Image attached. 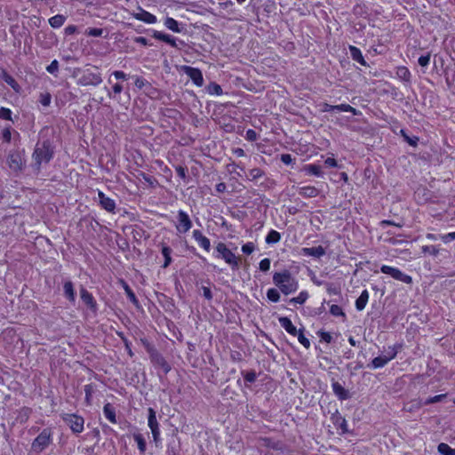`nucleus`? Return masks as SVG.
Returning <instances> with one entry per match:
<instances>
[{
  "mask_svg": "<svg viewBox=\"0 0 455 455\" xmlns=\"http://www.w3.org/2000/svg\"><path fill=\"white\" fill-rule=\"evenodd\" d=\"M54 156V147L51 140L38 141L32 153L31 167L36 172L41 171L42 164H49Z\"/></svg>",
  "mask_w": 455,
  "mask_h": 455,
  "instance_id": "nucleus-1",
  "label": "nucleus"
},
{
  "mask_svg": "<svg viewBox=\"0 0 455 455\" xmlns=\"http://www.w3.org/2000/svg\"><path fill=\"white\" fill-rule=\"evenodd\" d=\"M273 283L284 295L295 292L299 287L297 280L287 269H284L282 272H275L273 275Z\"/></svg>",
  "mask_w": 455,
  "mask_h": 455,
  "instance_id": "nucleus-2",
  "label": "nucleus"
},
{
  "mask_svg": "<svg viewBox=\"0 0 455 455\" xmlns=\"http://www.w3.org/2000/svg\"><path fill=\"white\" fill-rule=\"evenodd\" d=\"M215 257L225 260L232 270H238L240 267V258L236 257L226 245V243L220 242L215 247Z\"/></svg>",
  "mask_w": 455,
  "mask_h": 455,
  "instance_id": "nucleus-3",
  "label": "nucleus"
},
{
  "mask_svg": "<svg viewBox=\"0 0 455 455\" xmlns=\"http://www.w3.org/2000/svg\"><path fill=\"white\" fill-rule=\"evenodd\" d=\"M142 343L149 355L151 363L155 367H159L163 370L164 374L171 371V365L167 363L164 357L158 352V350L148 340L142 339Z\"/></svg>",
  "mask_w": 455,
  "mask_h": 455,
  "instance_id": "nucleus-4",
  "label": "nucleus"
},
{
  "mask_svg": "<svg viewBox=\"0 0 455 455\" xmlns=\"http://www.w3.org/2000/svg\"><path fill=\"white\" fill-rule=\"evenodd\" d=\"M52 441V431L51 428H44L43 431L34 439L31 443V450L40 453L45 450Z\"/></svg>",
  "mask_w": 455,
  "mask_h": 455,
  "instance_id": "nucleus-5",
  "label": "nucleus"
},
{
  "mask_svg": "<svg viewBox=\"0 0 455 455\" xmlns=\"http://www.w3.org/2000/svg\"><path fill=\"white\" fill-rule=\"evenodd\" d=\"M62 420L70 427L71 431L77 435L84 431V419L77 414L63 413Z\"/></svg>",
  "mask_w": 455,
  "mask_h": 455,
  "instance_id": "nucleus-6",
  "label": "nucleus"
},
{
  "mask_svg": "<svg viewBox=\"0 0 455 455\" xmlns=\"http://www.w3.org/2000/svg\"><path fill=\"white\" fill-rule=\"evenodd\" d=\"M9 167L14 172H20L23 169L25 164L24 150L11 151L7 157Z\"/></svg>",
  "mask_w": 455,
  "mask_h": 455,
  "instance_id": "nucleus-7",
  "label": "nucleus"
},
{
  "mask_svg": "<svg viewBox=\"0 0 455 455\" xmlns=\"http://www.w3.org/2000/svg\"><path fill=\"white\" fill-rule=\"evenodd\" d=\"M380 270H381L382 273L389 275L394 279L398 280V281H402L404 283L409 284V283H412L411 276L403 273L398 268H395V267H389V266H387V265H383L381 267Z\"/></svg>",
  "mask_w": 455,
  "mask_h": 455,
  "instance_id": "nucleus-8",
  "label": "nucleus"
},
{
  "mask_svg": "<svg viewBox=\"0 0 455 455\" xmlns=\"http://www.w3.org/2000/svg\"><path fill=\"white\" fill-rule=\"evenodd\" d=\"M148 427L151 429L153 440L156 443V444L157 445L161 439H160L159 424L156 419V411L153 408H148Z\"/></svg>",
  "mask_w": 455,
  "mask_h": 455,
  "instance_id": "nucleus-9",
  "label": "nucleus"
},
{
  "mask_svg": "<svg viewBox=\"0 0 455 455\" xmlns=\"http://www.w3.org/2000/svg\"><path fill=\"white\" fill-rule=\"evenodd\" d=\"M178 224L176 225L177 231L180 233H187L192 228V221L187 212L182 210L178 212Z\"/></svg>",
  "mask_w": 455,
  "mask_h": 455,
  "instance_id": "nucleus-10",
  "label": "nucleus"
},
{
  "mask_svg": "<svg viewBox=\"0 0 455 455\" xmlns=\"http://www.w3.org/2000/svg\"><path fill=\"white\" fill-rule=\"evenodd\" d=\"M102 83V78L100 73H84L77 81V84L82 86L93 85L97 86Z\"/></svg>",
  "mask_w": 455,
  "mask_h": 455,
  "instance_id": "nucleus-11",
  "label": "nucleus"
},
{
  "mask_svg": "<svg viewBox=\"0 0 455 455\" xmlns=\"http://www.w3.org/2000/svg\"><path fill=\"white\" fill-rule=\"evenodd\" d=\"M343 111V112H350L354 116H357L360 112L348 104H340V105H330L328 103L322 104V111L323 112H331V111Z\"/></svg>",
  "mask_w": 455,
  "mask_h": 455,
  "instance_id": "nucleus-12",
  "label": "nucleus"
},
{
  "mask_svg": "<svg viewBox=\"0 0 455 455\" xmlns=\"http://www.w3.org/2000/svg\"><path fill=\"white\" fill-rule=\"evenodd\" d=\"M183 70L196 85L202 86L204 84L203 73L199 68L184 66Z\"/></svg>",
  "mask_w": 455,
  "mask_h": 455,
  "instance_id": "nucleus-13",
  "label": "nucleus"
},
{
  "mask_svg": "<svg viewBox=\"0 0 455 455\" xmlns=\"http://www.w3.org/2000/svg\"><path fill=\"white\" fill-rule=\"evenodd\" d=\"M80 297L83 302L88 307V308L94 314L98 311L97 302L91 292H89L84 287L80 288Z\"/></svg>",
  "mask_w": 455,
  "mask_h": 455,
  "instance_id": "nucleus-14",
  "label": "nucleus"
},
{
  "mask_svg": "<svg viewBox=\"0 0 455 455\" xmlns=\"http://www.w3.org/2000/svg\"><path fill=\"white\" fill-rule=\"evenodd\" d=\"M325 249L321 245L316 247H304L301 249L302 255L310 256L317 259L323 257V255H325Z\"/></svg>",
  "mask_w": 455,
  "mask_h": 455,
  "instance_id": "nucleus-15",
  "label": "nucleus"
},
{
  "mask_svg": "<svg viewBox=\"0 0 455 455\" xmlns=\"http://www.w3.org/2000/svg\"><path fill=\"white\" fill-rule=\"evenodd\" d=\"M100 206L109 212H113L116 209V203L113 199L105 196L101 191L98 193Z\"/></svg>",
  "mask_w": 455,
  "mask_h": 455,
  "instance_id": "nucleus-16",
  "label": "nucleus"
},
{
  "mask_svg": "<svg viewBox=\"0 0 455 455\" xmlns=\"http://www.w3.org/2000/svg\"><path fill=\"white\" fill-rule=\"evenodd\" d=\"M152 36L157 40H160L162 42H164V43L170 44L171 46H172L174 48L180 49L178 44L176 43L175 38L173 36H172L171 35L154 30Z\"/></svg>",
  "mask_w": 455,
  "mask_h": 455,
  "instance_id": "nucleus-17",
  "label": "nucleus"
},
{
  "mask_svg": "<svg viewBox=\"0 0 455 455\" xmlns=\"http://www.w3.org/2000/svg\"><path fill=\"white\" fill-rule=\"evenodd\" d=\"M194 239L199 243L201 247H203L205 251H209L211 248V242L209 238L204 236L200 230L193 231Z\"/></svg>",
  "mask_w": 455,
  "mask_h": 455,
  "instance_id": "nucleus-18",
  "label": "nucleus"
},
{
  "mask_svg": "<svg viewBox=\"0 0 455 455\" xmlns=\"http://www.w3.org/2000/svg\"><path fill=\"white\" fill-rule=\"evenodd\" d=\"M1 78L10 85L14 92H20L21 90L20 85L17 83V81L5 70H1Z\"/></svg>",
  "mask_w": 455,
  "mask_h": 455,
  "instance_id": "nucleus-19",
  "label": "nucleus"
},
{
  "mask_svg": "<svg viewBox=\"0 0 455 455\" xmlns=\"http://www.w3.org/2000/svg\"><path fill=\"white\" fill-rule=\"evenodd\" d=\"M280 325L291 335L296 336L298 333L297 328L292 324L290 318L286 316L279 317L278 319Z\"/></svg>",
  "mask_w": 455,
  "mask_h": 455,
  "instance_id": "nucleus-20",
  "label": "nucleus"
},
{
  "mask_svg": "<svg viewBox=\"0 0 455 455\" xmlns=\"http://www.w3.org/2000/svg\"><path fill=\"white\" fill-rule=\"evenodd\" d=\"M333 393L339 397V400H347L349 398V392L341 386L338 381H333L331 384Z\"/></svg>",
  "mask_w": 455,
  "mask_h": 455,
  "instance_id": "nucleus-21",
  "label": "nucleus"
},
{
  "mask_svg": "<svg viewBox=\"0 0 455 455\" xmlns=\"http://www.w3.org/2000/svg\"><path fill=\"white\" fill-rule=\"evenodd\" d=\"M133 16L136 20L144 21L145 23H148V24H154L156 22V17L155 15H153L152 13H150L147 11H144V10H142L139 13L133 14Z\"/></svg>",
  "mask_w": 455,
  "mask_h": 455,
  "instance_id": "nucleus-22",
  "label": "nucleus"
},
{
  "mask_svg": "<svg viewBox=\"0 0 455 455\" xmlns=\"http://www.w3.org/2000/svg\"><path fill=\"white\" fill-rule=\"evenodd\" d=\"M63 291L65 297L72 303L76 301V291L74 284L71 281H66L63 285Z\"/></svg>",
  "mask_w": 455,
  "mask_h": 455,
  "instance_id": "nucleus-23",
  "label": "nucleus"
},
{
  "mask_svg": "<svg viewBox=\"0 0 455 455\" xmlns=\"http://www.w3.org/2000/svg\"><path fill=\"white\" fill-rule=\"evenodd\" d=\"M349 52H350V55H351V58L359 62L361 65H363V66H367V63L366 61L364 60V58L362 54V52L359 48L355 47V46H353V45H350L349 46Z\"/></svg>",
  "mask_w": 455,
  "mask_h": 455,
  "instance_id": "nucleus-24",
  "label": "nucleus"
},
{
  "mask_svg": "<svg viewBox=\"0 0 455 455\" xmlns=\"http://www.w3.org/2000/svg\"><path fill=\"white\" fill-rule=\"evenodd\" d=\"M299 194L303 197L312 198L319 194V190L312 186L302 187L299 190Z\"/></svg>",
  "mask_w": 455,
  "mask_h": 455,
  "instance_id": "nucleus-25",
  "label": "nucleus"
},
{
  "mask_svg": "<svg viewBox=\"0 0 455 455\" xmlns=\"http://www.w3.org/2000/svg\"><path fill=\"white\" fill-rule=\"evenodd\" d=\"M369 299V292L367 290H363L361 295L355 300V307L358 311L364 309Z\"/></svg>",
  "mask_w": 455,
  "mask_h": 455,
  "instance_id": "nucleus-26",
  "label": "nucleus"
},
{
  "mask_svg": "<svg viewBox=\"0 0 455 455\" xmlns=\"http://www.w3.org/2000/svg\"><path fill=\"white\" fill-rule=\"evenodd\" d=\"M389 362V358H387L386 355L377 356L371 360V362L367 365L371 369H378L384 367Z\"/></svg>",
  "mask_w": 455,
  "mask_h": 455,
  "instance_id": "nucleus-27",
  "label": "nucleus"
},
{
  "mask_svg": "<svg viewBox=\"0 0 455 455\" xmlns=\"http://www.w3.org/2000/svg\"><path fill=\"white\" fill-rule=\"evenodd\" d=\"M164 26L175 33H180L182 31V28L180 26L179 22L171 17H166L164 20Z\"/></svg>",
  "mask_w": 455,
  "mask_h": 455,
  "instance_id": "nucleus-28",
  "label": "nucleus"
},
{
  "mask_svg": "<svg viewBox=\"0 0 455 455\" xmlns=\"http://www.w3.org/2000/svg\"><path fill=\"white\" fill-rule=\"evenodd\" d=\"M105 417L112 423H116V410L109 403H106L103 407Z\"/></svg>",
  "mask_w": 455,
  "mask_h": 455,
  "instance_id": "nucleus-29",
  "label": "nucleus"
},
{
  "mask_svg": "<svg viewBox=\"0 0 455 455\" xmlns=\"http://www.w3.org/2000/svg\"><path fill=\"white\" fill-rule=\"evenodd\" d=\"M124 290L128 297V299L131 300V302L137 307H140V302L133 292V291L131 289V287L128 285V283L124 281H122Z\"/></svg>",
  "mask_w": 455,
  "mask_h": 455,
  "instance_id": "nucleus-30",
  "label": "nucleus"
},
{
  "mask_svg": "<svg viewBox=\"0 0 455 455\" xmlns=\"http://www.w3.org/2000/svg\"><path fill=\"white\" fill-rule=\"evenodd\" d=\"M396 76L405 83H411V72L406 67H398L396 69Z\"/></svg>",
  "mask_w": 455,
  "mask_h": 455,
  "instance_id": "nucleus-31",
  "label": "nucleus"
},
{
  "mask_svg": "<svg viewBox=\"0 0 455 455\" xmlns=\"http://www.w3.org/2000/svg\"><path fill=\"white\" fill-rule=\"evenodd\" d=\"M304 171L310 175H314L316 177L323 176V171L320 165L317 164H307L304 166Z\"/></svg>",
  "mask_w": 455,
  "mask_h": 455,
  "instance_id": "nucleus-32",
  "label": "nucleus"
},
{
  "mask_svg": "<svg viewBox=\"0 0 455 455\" xmlns=\"http://www.w3.org/2000/svg\"><path fill=\"white\" fill-rule=\"evenodd\" d=\"M66 20V17L62 14H57L49 19V24L53 28H60Z\"/></svg>",
  "mask_w": 455,
  "mask_h": 455,
  "instance_id": "nucleus-33",
  "label": "nucleus"
},
{
  "mask_svg": "<svg viewBox=\"0 0 455 455\" xmlns=\"http://www.w3.org/2000/svg\"><path fill=\"white\" fill-rule=\"evenodd\" d=\"M172 251V250L169 246L164 245L162 247V254L164 257V262L163 265L164 268L168 267L170 266V264L172 263V257H171Z\"/></svg>",
  "mask_w": 455,
  "mask_h": 455,
  "instance_id": "nucleus-34",
  "label": "nucleus"
},
{
  "mask_svg": "<svg viewBox=\"0 0 455 455\" xmlns=\"http://www.w3.org/2000/svg\"><path fill=\"white\" fill-rule=\"evenodd\" d=\"M133 438L138 444L140 454H144L147 449L146 441L141 434H134Z\"/></svg>",
  "mask_w": 455,
  "mask_h": 455,
  "instance_id": "nucleus-35",
  "label": "nucleus"
},
{
  "mask_svg": "<svg viewBox=\"0 0 455 455\" xmlns=\"http://www.w3.org/2000/svg\"><path fill=\"white\" fill-rule=\"evenodd\" d=\"M281 240V235L275 230H271L266 236V243L268 244L276 243Z\"/></svg>",
  "mask_w": 455,
  "mask_h": 455,
  "instance_id": "nucleus-36",
  "label": "nucleus"
},
{
  "mask_svg": "<svg viewBox=\"0 0 455 455\" xmlns=\"http://www.w3.org/2000/svg\"><path fill=\"white\" fill-rule=\"evenodd\" d=\"M103 33H104L103 28H88L84 32V34L88 36H95V37L103 36V37L107 38L108 34L103 36Z\"/></svg>",
  "mask_w": 455,
  "mask_h": 455,
  "instance_id": "nucleus-37",
  "label": "nucleus"
},
{
  "mask_svg": "<svg viewBox=\"0 0 455 455\" xmlns=\"http://www.w3.org/2000/svg\"><path fill=\"white\" fill-rule=\"evenodd\" d=\"M402 347H403V345L400 343H397V344L394 345L393 347H389L387 354L386 355V357L389 358V361H391L392 359H394L396 356V355L402 349Z\"/></svg>",
  "mask_w": 455,
  "mask_h": 455,
  "instance_id": "nucleus-38",
  "label": "nucleus"
},
{
  "mask_svg": "<svg viewBox=\"0 0 455 455\" xmlns=\"http://www.w3.org/2000/svg\"><path fill=\"white\" fill-rule=\"evenodd\" d=\"M400 133L401 135L403 136V140L410 145V146H412V147H417L418 145V141H419V138L417 136H412V137H410L406 132L402 129L400 131Z\"/></svg>",
  "mask_w": 455,
  "mask_h": 455,
  "instance_id": "nucleus-39",
  "label": "nucleus"
},
{
  "mask_svg": "<svg viewBox=\"0 0 455 455\" xmlns=\"http://www.w3.org/2000/svg\"><path fill=\"white\" fill-rule=\"evenodd\" d=\"M308 298V293L306 291L299 292L297 297L291 298L289 302L293 304H303Z\"/></svg>",
  "mask_w": 455,
  "mask_h": 455,
  "instance_id": "nucleus-40",
  "label": "nucleus"
},
{
  "mask_svg": "<svg viewBox=\"0 0 455 455\" xmlns=\"http://www.w3.org/2000/svg\"><path fill=\"white\" fill-rule=\"evenodd\" d=\"M438 451L442 455H455V449L451 448L447 443H442L438 445Z\"/></svg>",
  "mask_w": 455,
  "mask_h": 455,
  "instance_id": "nucleus-41",
  "label": "nucleus"
},
{
  "mask_svg": "<svg viewBox=\"0 0 455 455\" xmlns=\"http://www.w3.org/2000/svg\"><path fill=\"white\" fill-rule=\"evenodd\" d=\"M207 91L210 94L213 95H221L223 93L221 86L214 82L208 85Z\"/></svg>",
  "mask_w": 455,
  "mask_h": 455,
  "instance_id": "nucleus-42",
  "label": "nucleus"
},
{
  "mask_svg": "<svg viewBox=\"0 0 455 455\" xmlns=\"http://www.w3.org/2000/svg\"><path fill=\"white\" fill-rule=\"evenodd\" d=\"M30 413H31V409L30 408H28V407H23L20 412H19V416H18V419L20 421V423H24L26 422L29 416H30Z\"/></svg>",
  "mask_w": 455,
  "mask_h": 455,
  "instance_id": "nucleus-43",
  "label": "nucleus"
},
{
  "mask_svg": "<svg viewBox=\"0 0 455 455\" xmlns=\"http://www.w3.org/2000/svg\"><path fill=\"white\" fill-rule=\"evenodd\" d=\"M267 297L272 302H278L280 299V293L276 289L271 288L267 290Z\"/></svg>",
  "mask_w": 455,
  "mask_h": 455,
  "instance_id": "nucleus-44",
  "label": "nucleus"
},
{
  "mask_svg": "<svg viewBox=\"0 0 455 455\" xmlns=\"http://www.w3.org/2000/svg\"><path fill=\"white\" fill-rule=\"evenodd\" d=\"M296 336H298V339H299V343L302 344L306 348H309L310 347V341L304 335V328L299 329L298 331V333H297Z\"/></svg>",
  "mask_w": 455,
  "mask_h": 455,
  "instance_id": "nucleus-45",
  "label": "nucleus"
},
{
  "mask_svg": "<svg viewBox=\"0 0 455 455\" xmlns=\"http://www.w3.org/2000/svg\"><path fill=\"white\" fill-rule=\"evenodd\" d=\"M242 375L243 376L244 380L248 383H253L256 381L257 374L255 371H242Z\"/></svg>",
  "mask_w": 455,
  "mask_h": 455,
  "instance_id": "nucleus-46",
  "label": "nucleus"
},
{
  "mask_svg": "<svg viewBox=\"0 0 455 455\" xmlns=\"http://www.w3.org/2000/svg\"><path fill=\"white\" fill-rule=\"evenodd\" d=\"M335 425L339 426V427L342 431V434H346V433L349 432V430L347 429V420L344 418H342L341 416H339L336 419Z\"/></svg>",
  "mask_w": 455,
  "mask_h": 455,
  "instance_id": "nucleus-47",
  "label": "nucleus"
},
{
  "mask_svg": "<svg viewBox=\"0 0 455 455\" xmlns=\"http://www.w3.org/2000/svg\"><path fill=\"white\" fill-rule=\"evenodd\" d=\"M330 313L334 316H343L346 317V314L343 309L338 305H331L330 307Z\"/></svg>",
  "mask_w": 455,
  "mask_h": 455,
  "instance_id": "nucleus-48",
  "label": "nucleus"
},
{
  "mask_svg": "<svg viewBox=\"0 0 455 455\" xmlns=\"http://www.w3.org/2000/svg\"><path fill=\"white\" fill-rule=\"evenodd\" d=\"M52 96L49 92L41 93L39 96V102L44 107H48L51 104Z\"/></svg>",
  "mask_w": 455,
  "mask_h": 455,
  "instance_id": "nucleus-49",
  "label": "nucleus"
},
{
  "mask_svg": "<svg viewBox=\"0 0 455 455\" xmlns=\"http://www.w3.org/2000/svg\"><path fill=\"white\" fill-rule=\"evenodd\" d=\"M422 252L429 253L433 256H436L439 253V249L435 245H424L421 248Z\"/></svg>",
  "mask_w": 455,
  "mask_h": 455,
  "instance_id": "nucleus-50",
  "label": "nucleus"
},
{
  "mask_svg": "<svg viewBox=\"0 0 455 455\" xmlns=\"http://www.w3.org/2000/svg\"><path fill=\"white\" fill-rule=\"evenodd\" d=\"M0 118L4 120L12 121V111L7 108H0Z\"/></svg>",
  "mask_w": 455,
  "mask_h": 455,
  "instance_id": "nucleus-51",
  "label": "nucleus"
},
{
  "mask_svg": "<svg viewBox=\"0 0 455 455\" xmlns=\"http://www.w3.org/2000/svg\"><path fill=\"white\" fill-rule=\"evenodd\" d=\"M142 179L147 182L150 187L155 188L157 184V180L153 176L148 175L144 172L140 173Z\"/></svg>",
  "mask_w": 455,
  "mask_h": 455,
  "instance_id": "nucleus-52",
  "label": "nucleus"
},
{
  "mask_svg": "<svg viewBox=\"0 0 455 455\" xmlns=\"http://www.w3.org/2000/svg\"><path fill=\"white\" fill-rule=\"evenodd\" d=\"M2 139L4 142H10L12 140V127H5L2 132Z\"/></svg>",
  "mask_w": 455,
  "mask_h": 455,
  "instance_id": "nucleus-53",
  "label": "nucleus"
},
{
  "mask_svg": "<svg viewBox=\"0 0 455 455\" xmlns=\"http://www.w3.org/2000/svg\"><path fill=\"white\" fill-rule=\"evenodd\" d=\"M430 58H431V53L430 52H427L426 55H422L419 58L418 60V63L421 66V67H427L429 65V62H430Z\"/></svg>",
  "mask_w": 455,
  "mask_h": 455,
  "instance_id": "nucleus-54",
  "label": "nucleus"
},
{
  "mask_svg": "<svg viewBox=\"0 0 455 455\" xmlns=\"http://www.w3.org/2000/svg\"><path fill=\"white\" fill-rule=\"evenodd\" d=\"M47 72L50 74L55 75L59 71V62L57 60H54L51 62L49 66L46 68Z\"/></svg>",
  "mask_w": 455,
  "mask_h": 455,
  "instance_id": "nucleus-55",
  "label": "nucleus"
},
{
  "mask_svg": "<svg viewBox=\"0 0 455 455\" xmlns=\"http://www.w3.org/2000/svg\"><path fill=\"white\" fill-rule=\"evenodd\" d=\"M254 250H255L254 243H251V242H249L242 246V251L247 255L251 254L254 251Z\"/></svg>",
  "mask_w": 455,
  "mask_h": 455,
  "instance_id": "nucleus-56",
  "label": "nucleus"
},
{
  "mask_svg": "<svg viewBox=\"0 0 455 455\" xmlns=\"http://www.w3.org/2000/svg\"><path fill=\"white\" fill-rule=\"evenodd\" d=\"M263 174L264 172L259 168H253L250 170V177L251 178V180H257L263 176Z\"/></svg>",
  "mask_w": 455,
  "mask_h": 455,
  "instance_id": "nucleus-57",
  "label": "nucleus"
},
{
  "mask_svg": "<svg viewBox=\"0 0 455 455\" xmlns=\"http://www.w3.org/2000/svg\"><path fill=\"white\" fill-rule=\"evenodd\" d=\"M445 397H446V395H435V396H432V397H429L428 399H427L425 403L426 404L435 403L441 402Z\"/></svg>",
  "mask_w": 455,
  "mask_h": 455,
  "instance_id": "nucleus-58",
  "label": "nucleus"
},
{
  "mask_svg": "<svg viewBox=\"0 0 455 455\" xmlns=\"http://www.w3.org/2000/svg\"><path fill=\"white\" fill-rule=\"evenodd\" d=\"M270 268V259L266 258L260 260L259 269L263 272L268 271Z\"/></svg>",
  "mask_w": 455,
  "mask_h": 455,
  "instance_id": "nucleus-59",
  "label": "nucleus"
},
{
  "mask_svg": "<svg viewBox=\"0 0 455 455\" xmlns=\"http://www.w3.org/2000/svg\"><path fill=\"white\" fill-rule=\"evenodd\" d=\"M175 171L180 179H182L184 180L187 179V168L186 167L178 165L175 167Z\"/></svg>",
  "mask_w": 455,
  "mask_h": 455,
  "instance_id": "nucleus-60",
  "label": "nucleus"
},
{
  "mask_svg": "<svg viewBox=\"0 0 455 455\" xmlns=\"http://www.w3.org/2000/svg\"><path fill=\"white\" fill-rule=\"evenodd\" d=\"M245 138L249 141H255L258 139V133L254 130L249 129L246 131Z\"/></svg>",
  "mask_w": 455,
  "mask_h": 455,
  "instance_id": "nucleus-61",
  "label": "nucleus"
},
{
  "mask_svg": "<svg viewBox=\"0 0 455 455\" xmlns=\"http://www.w3.org/2000/svg\"><path fill=\"white\" fill-rule=\"evenodd\" d=\"M145 85H149V83L143 77L137 76L135 79V86L139 89H142Z\"/></svg>",
  "mask_w": 455,
  "mask_h": 455,
  "instance_id": "nucleus-62",
  "label": "nucleus"
},
{
  "mask_svg": "<svg viewBox=\"0 0 455 455\" xmlns=\"http://www.w3.org/2000/svg\"><path fill=\"white\" fill-rule=\"evenodd\" d=\"M111 76H113L117 80H127L128 75H126L124 71L116 70L112 72Z\"/></svg>",
  "mask_w": 455,
  "mask_h": 455,
  "instance_id": "nucleus-63",
  "label": "nucleus"
},
{
  "mask_svg": "<svg viewBox=\"0 0 455 455\" xmlns=\"http://www.w3.org/2000/svg\"><path fill=\"white\" fill-rule=\"evenodd\" d=\"M294 160L295 159L290 154L281 155V161L286 165L292 164Z\"/></svg>",
  "mask_w": 455,
  "mask_h": 455,
  "instance_id": "nucleus-64",
  "label": "nucleus"
}]
</instances>
